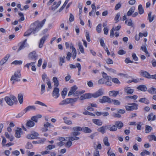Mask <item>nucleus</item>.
<instances>
[{"mask_svg": "<svg viewBox=\"0 0 156 156\" xmlns=\"http://www.w3.org/2000/svg\"><path fill=\"white\" fill-rule=\"evenodd\" d=\"M105 68L109 72H112V73H115L116 72V71L112 68H109L105 66H104Z\"/></svg>", "mask_w": 156, "mask_h": 156, "instance_id": "obj_52", "label": "nucleus"}, {"mask_svg": "<svg viewBox=\"0 0 156 156\" xmlns=\"http://www.w3.org/2000/svg\"><path fill=\"white\" fill-rule=\"evenodd\" d=\"M45 89V85L43 84L41 85V94H43L44 92Z\"/></svg>", "mask_w": 156, "mask_h": 156, "instance_id": "obj_51", "label": "nucleus"}, {"mask_svg": "<svg viewBox=\"0 0 156 156\" xmlns=\"http://www.w3.org/2000/svg\"><path fill=\"white\" fill-rule=\"evenodd\" d=\"M126 53V51H124L123 50H120L118 52V53L119 55H123L125 54Z\"/></svg>", "mask_w": 156, "mask_h": 156, "instance_id": "obj_61", "label": "nucleus"}, {"mask_svg": "<svg viewBox=\"0 0 156 156\" xmlns=\"http://www.w3.org/2000/svg\"><path fill=\"white\" fill-rule=\"evenodd\" d=\"M59 88L56 87L54 88L52 93V96L53 97H55V98H58L60 95L59 93Z\"/></svg>", "mask_w": 156, "mask_h": 156, "instance_id": "obj_9", "label": "nucleus"}, {"mask_svg": "<svg viewBox=\"0 0 156 156\" xmlns=\"http://www.w3.org/2000/svg\"><path fill=\"white\" fill-rule=\"evenodd\" d=\"M12 154L16 156H18L20 154V152L17 150L14 151L12 152Z\"/></svg>", "mask_w": 156, "mask_h": 156, "instance_id": "obj_64", "label": "nucleus"}, {"mask_svg": "<svg viewBox=\"0 0 156 156\" xmlns=\"http://www.w3.org/2000/svg\"><path fill=\"white\" fill-rule=\"evenodd\" d=\"M112 81L115 83L117 84H119L120 83V82L118 79L116 78H114L112 79Z\"/></svg>", "mask_w": 156, "mask_h": 156, "instance_id": "obj_49", "label": "nucleus"}, {"mask_svg": "<svg viewBox=\"0 0 156 156\" xmlns=\"http://www.w3.org/2000/svg\"><path fill=\"white\" fill-rule=\"evenodd\" d=\"M68 138L70 140V141H71L72 142V141L75 140H77L80 139V138L79 137H78L76 136H74V137H68Z\"/></svg>", "mask_w": 156, "mask_h": 156, "instance_id": "obj_48", "label": "nucleus"}, {"mask_svg": "<svg viewBox=\"0 0 156 156\" xmlns=\"http://www.w3.org/2000/svg\"><path fill=\"white\" fill-rule=\"evenodd\" d=\"M106 63L108 64H113V61L110 58H107L105 60Z\"/></svg>", "mask_w": 156, "mask_h": 156, "instance_id": "obj_53", "label": "nucleus"}, {"mask_svg": "<svg viewBox=\"0 0 156 156\" xmlns=\"http://www.w3.org/2000/svg\"><path fill=\"white\" fill-rule=\"evenodd\" d=\"M150 154V152L145 150H144V151L141 152L140 154V155L142 156H144L146 154L147 155H149Z\"/></svg>", "mask_w": 156, "mask_h": 156, "instance_id": "obj_41", "label": "nucleus"}, {"mask_svg": "<svg viewBox=\"0 0 156 156\" xmlns=\"http://www.w3.org/2000/svg\"><path fill=\"white\" fill-rule=\"evenodd\" d=\"M78 97L77 98H69V102L70 103H73L76 102L78 99Z\"/></svg>", "mask_w": 156, "mask_h": 156, "instance_id": "obj_56", "label": "nucleus"}, {"mask_svg": "<svg viewBox=\"0 0 156 156\" xmlns=\"http://www.w3.org/2000/svg\"><path fill=\"white\" fill-rule=\"evenodd\" d=\"M137 89L143 91H145L147 90L146 86L144 85L139 86L137 87Z\"/></svg>", "mask_w": 156, "mask_h": 156, "instance_id": "obj_27", "label": "nucleus"}, {"mask_svg": "<svg viewBox=\"0 0 156 156\" xmlns=\"http://www.w3.org/2000/svg\"><path fill=\"white\" fill-rule=\"evenodd\" d=\"M115 31L114 28L113 27L110 30V36L112 38L114 36V32Z\"/></svg>", "mask_w": 156, "mask_h": 156, "instance_id": "obj_59", "label": "nucleus"}, {"mask_svg": "<svg viewBox=\"0 0 156 156\" xmlns=\"http://www.w3.org/2000/svg\"><path fill=\"white\" fill-rule=\"evenodd\" d=\"M4 99L9 105L12 106L13 105V102L9 97L6 96L5 98Z\"/></svg>", "mask_w": 156, "mask_h": 156, "instance_id": "obj_18", "label": "nucleus"}, {"mask_svg": "<svg viewBox=\"0 0 156 156\" xmlns=\"http://www.w3.org/2000/svg\"><path fill=\"white\" fill-rule=\"evenodd\" d=\"M44 127L42 129V131L44 132H46L48 130V127H53V126L51 123L48 122H46V123L44 124Z\"/></svg>", "mask_w": 156, "mask_h": 156, "instance_id": "obj_11", "label": "nucleus"}, {"mask_svg": "<svg viewBox=\"0 0 156 156\" xmlns=\"http://www.w3.org/2000/svg\"><path fill=\"white\" fill-rule=\"evenodd\" d=\"M147 91L151 94H156V88L152 87L149 88L147 90Z\"/></svg>", "mask_w": 156, "mask_h": 156, "instance_id": "obj_31", "label": "nucleus"}, {"mask_svg": "<svg viewBox=\"0 0 156 156\" xmlns=\"http://www.w3.org/2000/svg\"><path fill=\"white\" fill-rule=\"evenodd\" d=\"M128 104L131 106L126 105L125 106V108L127 111H133L134 109L136 110L138 108V105L137 104L133 103H128Z\"/></svg>", "mask_w": 156, "mask_h": 156, "instance_id": "obj_3", "label": "nucleus"}, {"mask_svg": "<svg viewBox=\"0 0 156 156\" xmlns=\"http://www.w3.org/2000/svg\"><path fill=\"white\" fill-rule=\"evenodd\" d=\"M38 136V133L33 131L31 132L30 134L27 135V138L29 139H39Z\"/></svg>", "mask_w": 156, "mask_h": 156, "instance_id": "obj_6", "label": "nucleus"}, {"mask_svg": "<svg viewBox=\"0 0 156 156\" xmlns=\"http://www.w3.org/2000/svg\"><path fill=\"white\" fill-rule=\"evenodd\" d=\"M107 129H109L111 131H115L117 130V127L115 124L111 126V125H106Z\"/></svg>", "mask_w": 156, "mask_h": 156, "instance_id": "obj_13", "label": "nucleus"}, {"mask_svg": "<svg viewBox=\"0 0 156 156\" xmlns=\"http://www.w3.org/2000/svg\"><path fill=\"white\" fill-rule=\"evenodd\" d=\"M132 57L134 61H137L138 60V57L136 56L135 53H133L132 54Z\"/></svg>", "mask_w": 156, "mask_h": 156, "instance_id": "obj_63", "label": "nucleus"}, {"mask_svg": "<svg viewBox=\"0 0 156 156\" xmlns=\"http://www.w3.org/2000/svg\"><path fill=\"white\" fill-rule=\"evenodd\" d=\"M152 129V127L150 126L146 125V126L145 132L146 133H149Z\"/></svg>", "mask_w": 156, "mask_h": 156, "instance_id": "obj_43", "label": "nucleus"}, {"mask_svg": "<svg viewBox=\"0 0 156 156\" xmlns=\"http://www.w3.org/2000/svg\"><path fill=\"white\" fill-rule=\"evenodd\" d=\"M34 122L31 120H29L26 123V125L28 127H32L34 125Z\"/></svg>", "mask_w": 156, "mask_h": 156, "instance_id": "obj_25", "label": "nucleus"}, {"mask_svg": "<svg viewBox=\"0 0 156 156\" xmlns=\"http://www.w3.org/2000/svg\"><path fill=\"white\" fill-rule=\"evenodd\" d=\"M141 49L146 54H148V52L147 49L146 47L145 46H141Z\"/></svg>", "mask_w": 156, "mask_h": 156, "instance_id": "obj_62", "label": "nucleus"}, {"mask_svg": "<svg viewBox=\"0 0 156 156\" xmlns=\"http://www.w3.org/2000/svg\"><path fill=\"white\" fill-rule=\"evenodd\" d=\"M68 118L67 117H64L63 119L64 120V122L67 125H70L72 124V122L70 120H68Z\"/></svg>", "mask_w": 156, "mask_h": 156, "instance_id": "obj_36", "label": "nucleus"}, {"mask_svg": "<svg viewBox=\"0 0 156 156\" xmlns=\"http://www.w3.org/2000/svg\"><path fill=\"white\" fill-rule=\"evenodd\" d=\"M120 16V14L119 12L116 15V16L115 18V20L116 21H117V22H116L115 23H117L119 21L118 19Z\"/></svg>", "mask_w": 156, "mask_h": 156, "instance_id": "obj_60", "label": "nucleus"}, {"mask_svg": "<svg viewBox=\"0 0 156 156\" xmlns=\"http://www.w3.org/2000/svg\"><path fill=\"white\" fill-rule=\"evenodd\" d=\"M135 9L134 7H132L130 8L127 13V16H130L134 12Z\"/></svg>", "mask_w": 156, "mask_h": 156, "instance_id": "obj_28", "label": "nucleus"}, {"mask_svg": "<svg viewBox=\"0 0 156 156\" xmlns=\"http://www.w3.org/2000/svg\"><path fill=\"white\" fill-rule=\"evenodd\" d=\"M106 129H107L106 126H103L98 129V131L103 134L105 132V130Z\"/></svg>", "mask_w": 156, "mask_h": 156, "instance_id": "obj_29", "label": "nucleus"}, {"mask_svg": "<svg viewBox=\"0 0 156 156\" xmlns=\"http://www.w3.org/2000/svg\"><path fill=\"white\" fill-rule=\"evenodd\" d=\"M48 36L47 35H44L40 40V42L38 46L39 48H41L43 47L44 43V41L46 40Z\"/></svg>", "mask_w": 156, "mask_h": 156, "instance_id": "obj_12", "label": "nucleus"}, {"mask_svg": "<svg viewBox=\"0 0 156 156\" xmlns=\"http://www.w3.org/2000/svg\"><path fill=\"white\" fill-rule=\"evenodd\" d=\"M78 46L79 48L80 49V51L81 53H84V51L83 49V45L82 44L81 42H79L78 43Z\"/></svg>", "mask_w": 156, "mask_h": 156, "instance_id": "obj_44", "label": "nucleus"}, {"mask_svg": "<svg viewBox=\"0 0 156 156\" xmlns=\"http://www.w3.org/2000/svg\"><path fill=\"white\" fill-rule=\"evenodd\" d=\"M99 102L101 103L106 102L111 103H112V100L108 97L104 96L102 97L101 99H99Z\"/></svg>", "mask_w": 156, "mask_h": 156, "instance_id": "obj_7", "label": "nucleus"}, {"mask_svg": "<svg viewBox=\"0 0 156 156\" xmlns=\"http://www.w3.org/2000/svg\"><path fill=\"white\" fill-rule=\"evenodd\" d=\"M85 111L83 112V114L84 115H89L92 116H95V115L94 114L87 111L86 109H85Z\"/></svg>", "mask_w": 156, "mask_h": 156, "instance_id": "obj_42", "label": "nucleus"}, {"mask_svg": "<svg viewBox=\"0 0 156 156\" xmlns=\"http://www.w3.org/2000/svg\"><path fill=\"white\" fill-rule=\"evenodd\" d=\"M72 145V142L68 138V141L65 144V145L66 147L68 148L69 147Z\"/></svg>", "mask_w": 156, "mask_h": 156, "instance_id": "obj_45", "label": "nucleus"}, {"mask_svg": "<svg viewBox=\"0 0 156 156\" xmlns=\"http://www.w3.org/2000/svg\"><path fill=\"white\" fill-rule=\"evenodd\" d=\"M67 92V89L66 88H64L62 91L61 93V95L63 98H64Z\"/></svg>", "mask_w": 156, "mask_h": 156, "instance_id": "obj_39", "label": "nucleus"}, {"mask_svg": "<svg viewBox=\"0 0 156 156\" xmlns=\"http://www.w3.org/2000/svg\"><path fill=\"white\" fill-rule=\"evenodd\" d=\"M147 35V32H145L144 33H139V37H143V36H144L145 37H146Z\"/></svg>", "mask_w": 156, "mask_h": 156, "instance_id": "obj_54", "label": "nucleus"}, {"mask_svg": "<svg viewBox=\"0 0 156 156\" xmlns=\"http://www.w3.org/2000/svg\"><path fill=\"white\" fill-rule=\"evenodd\" d=\"M124 91L127 94H131L133 92L134 90L131 89L130 87H126L124 88Z\"/></svg>", "mask_w": 156, "mask_h": 156, "instance_id": "obj_19", "label": "nucleus"}, {"mask_svg": "<svg viewBox=\"0 0 156 156\" xmlns=\"http://www.w3.org/2000/svg\"><path fill=\"white\" fill-rule=\"evenodd\" d=\"M38 56L35 51L30 53L28 55L29 59L36 62V60L37 59Z\"/></svg>", "mask_w": 156, "mask_h": 156, "instance_id": "obj_4", "label": "nucleus"}, {"mask_svg": "<svg viewBox=\"0 0 156 156\" xmlns=\"http://www.w3.org/2000/svg\"><path fill=\"white\" fill-rule=\"evenodd\" d=\"M21 76V75L20 71H17L15 72L13 75L11 77V81H12V84H13L15 82H18L20 81L19 79Z\"/></svg>", "mask_w": 156, "mask_h": 156, "instance_id": "obj_2", "label": "nucleus"}, {"mask_svg": "<svg viewBox=\"0 0 156 156\" xmlns=\"http://www.w3.org/2000/svg\"><path fill=\"white\" fill-rule=\"evenodd\" d=\"M101 24H99L96 27V30L97 32L98 33H100L101 32Z\"/></svg>", "mask_w": 156, "mask_h": 156, "instance_id": "obj_47", "label": "nucleus"}, {"mask_svg": "<svg viewBox=\"0 0 156 156\" xmlns=\"http://www.w3.org/2000/svg\"><path fill=\"white\" fill-rule=\"evenodd\" d=\"M104 94V90L102 89H99L98 91L93 94V98H97L102 95Z\"/></svg>", "mask_w": 156, "mask_h": 156, "instance_id": "obj_10", "label": "nucleus"}, {"mask_svg": "<svg viewBox=\"0 0 156 156\" xmlns=\"http://www.w3.org/2000/svg\"><path fill=\"white\" fill-rule=\"evenodd\" d=\"M112 102L113 103L114 105H120L121 102L119 100L116 99H112Z\"/></svg>", "mask_w": 156, "mask_h": 156, "instance_id": "obj_40", "label": "nucleus"}, {"mask_svg": "<svg viewBox=\"0 0 156 156\" xmlns=\"http://www.w3.org/2000/svg\"><path fill=\"white\" fill-rule=\"evenodd\" d=\"M93 122L95 124L98 126H101L102 124V122L101 121V120L98 119H93L92 120Z\"/></svg>", "mask_w": 156, "mask_h": 156, "instance_id": "obj_26", "label": "nucleus"}, {"mask_svg": "<svg viewBox=\"0 0 156 156\" xmlns=\"http://www.w3.org/2000/svg\"><path fill=\"white\" fill-rule=\"evenodd\" d=\"M55 145H50L46 147L45 148V149L47 150H51L52 149L55 148Z\"/></svg>", "mask_w": 156, "mask_h": 156, "instance_id": "obj_46", "label": "nucleus"}, {"mask_svg": "<svg viewBox=\"0 0 156 156\" xmlns=\"http://www.w3.org/2000/svg\"><path fill=\"white\" fill-rule=\"evenodd\" d=\"M121 3H119L117 4L115 6V10H117L119 9L121 6Z\"/></svg>", "mask_w": 156, "mask_h": 156, "instance_id": "obj_58", "label": "nucleus"}, {"mask_svg": "<svg viewBox=\"0 0 156 156\" xmlns=\"http://www.w3.org/2000/svg\"><path fill=\"white\" fill-rule=\"evenodd\" d=\"M78 126H75L73 128V130L74 131L72 132L70 134L72 136H78L80 134V133L79 131H80V130H75L74 129V128L76 127H77Z\"/></svg>", "mask_w": 156, "mask_h": 156, "instance_id": "obj_20", "label": "nucleus"}, {"mask_svg": "<svg viewBox=\"0 0 156 156\" xmlns=\"http://www.w3.org/2000/svg\"><path fill=\"white\" fill-rule=\"evenodd\" d=\"M65 57L63 56V57H60L59 59V65L61 66L62 65V63H64L65 62Z\"/></svg>", "mask_w": 156, "mask_h": 156, "instance_id": "obj_34", "label": "nucleus"}, {"mask_svg": "<svg viewBox=\"0 0 156 156\" xmlns=\"http://www.w3.org/2000/svg\"><path fill=\"white\" fill-rule=\"evenodd\" d=\"M30 110H35L36 108L34 106H29L26 107L23 110V111L25 112V113H26L27 111Z\"/></svg>", "mask_w": 156, "mask_h": 156, "instance_id": "obj_22", "label": "nucleus"}, {"mask_svg": "<svg viewBox=\"0 0 156 156\" xmlns=\"http://www.w3.org/2000/svg\"><path fill=\"white\" fill-rule=\"evenodd\" d=\"M27 41V39H25L23 41L20 42L19 43L18 45L20 46V47L17 50L18 51H19L22 49H23L25 48V45Z\"/></svg>", "mask_w": 156, "mask_h": 156, "instance_id": "obj_14", "label": "nucleus"}, {"mask_svg": "<svg viewBox=\"0 0 156 156\" xmlns=\"http://www.w3.org/2000/svg\"><path fill=\"white\" fill-rule=\"evenodd\" d=\"M148 138L150 141L153 140L156 141V136L154 135H151L148 136Z\"/></svg>", "mask_w": 156, "mask_h": 156, "instance_id": "obj_37", "label": "nucleus"}, {"mask_svg": "<svg viewBox=\"0 0 156 156\" xmlns=\"http://www.w3.org/2000/svg\"><path fill=\"white\" fill-rule=\"evenodd\" d=\"M103 142L104 144L107 146H108L110 144L108 141V138L107 137H105L103 139Z\"/></svg>", "mask_w": 156, "mask_h": 156, "instance_id": "obj_38", "label": "nucleus"}, {"mask_svg": "<svg viewBox=\"0 0 156 156\" xmlns=\"http://www.w3.org/2000/svg\"><path fill=\"white\" fill-rule=\"evenodd\" d=\"M138 9L139 13L140 14H141L144 13V9L141 5H139L138 7Z\"/></svg>", "mask_w": 156, "mask_h": 156, "instance_id": "obj_32", "label": "nucleus"}, {"mask_svg": "<svg viewBox=\"0 0 156 156\" xmlns=\"http://www.w3.org/2000/svg\"><path fill=\"white\" fill-rule=\"evenodd\" d=\"M151 14L152 12H150L148 14L147 19L149 20V21L150 22H151L154 20V15L151 17Z\"/></svg>", "mask_w": 156, "mask_h": 156, "instance_id": "obj_30", "label": "nucleus"}, {"mask_svg": "<svg viewBox=\"0 0 156 156\" xmlns=\"http://www.w3.org/2000/svg\"><path fill=\"white\" fill-rule=\"evenodd\" d=\"M70 48L72 49V53H76V49L72 44H71Z\"/></svg>", "mask_w": 156, "mask_h": 156, "instance_id": "obj_55", "label": "nucleus"}, {"mask_svg": "<svg viewBox=\"0 0 156 156\" xmlns=\"http://www.w3.org/2000/svg\"><path fill=\"white\" fill-rule=\"evenodd\" d=\"M34 28L31 27V28L28 30L24 34V36H30L32 33L34 32Z\"/></svg>", "mask_w": 156, "mask_h": 156, "instance_id": "obj_17", "label": "nucleus"}, {"mask_svg": "<svg viewBox=\"0 0 156 156\" xmlns=\"http://www.w3.org/2000/svg\"><path fill=\"white\" fill-rule=\"evenodd\" d=\"M115 124L117 128H118V129H121L123 126V123L121 121H117L115 122Z\"/></svg>", "mask_w": 156, "mask_h": 156, "instance_id": "obj_23", "label": "nucleus"}, {"mask_svg": "<svg viewBox=\"0 0 156 156\" xmlns=\"http://www.w3.org/2000/svg\"><path fill=\"white\" fill-rule=\"evenodd\" d=\"M93 97V94L91 93H86L83 94L80 98V100H83L86 99H89Z\"/></svg>", "mask_w": 156, "mask_h": 156, "instance_id": "obj_8", "label": "nucleus"}, {"mask_svg": "<svg viewBox=\"0 0 156 156\" xmlns=\"http://www.w3.org/2000/svg\"><path fill=\"white\" fill-rule=\"evenodd\" d=\"M22 63V61H17L15 60L12 62L11 64H13L15 65H21Z\"/></svg>", "mask_w": 156, "mask_h": 156, "instance_id": "obj_50", "label": "nucleus"}, {"mask_svg": "<svg viewBox=\"0 0 156 156\" xmlns=\"http://www.w3.org/2000/svg\"><path fill=\"white\" fill-rule=\"evenodd\" d=\"M140 75L147 78H151V76L146 71L142 70L140 72Z\"/></svg>", "mask_w": 156, "mask_h": 156, "instance_id": "obj_15", "label": "nucleus"}, {"mask_svg": "<svg viewBox=\"0 0 156 156\" xmlns=\"http://www.w3.org/2000/svg\"><path fill=\"white\" fill-rule=\"evenodd\" d=\"M23 95L21 94H18V99L20 103V104H22L23 102Z\"/></svg>", "mask_w": 156, "mask_h": 156, "instance_id": "obj_33", "label": "nucleus"}, {"mask_svg": "<svg viewBox=\"0 0 156 156\" xmlns=\"http://www.w3.org/2000/svg\"><path fill=\"white\" fill-rule=\"evenodd\" d=\"M33 147V145L31 143L28 142L27 143V145L26 146V148L28 149H31Z\"/></svg>", "mask_w": 156, "mask_h": 156, "instance_id": "obj_57", "label": "nucleus"}, {"mask_svg": "<svg viewBox=\"0 0 156 156\" xmlns=\"http://www.w3.org/2000/svg\"><path fill=\"white\" fill-rule=\"evenodd\" d=\"M139 101L141 103H144L146 105H148L150 103L149 101L147 98H140Z\"/></svg>", "mask_w": 156, "mask_h": 156, "instance_id": "obj_24", "label": "nucleus"}, {"mask_svg": "<svg viewBox=\"0 0 156 156\" xmlns=\"http://www.w3.org/2000/svg\"><path fill=\"white\" fill-rule=\"evenodd\" d=\"M119 94V91L112 90L109 92V95L110 97H116Z\"/></svg>", "mask_w": 156, "mask_h": 156, "instance_id": "obj_21", "label": "nucleus"}, {"mask_svg": "<svg viewBox=\"0 0 156 156\" xmlns=\"http://www.w3.org/2000/svg\"><path fill=\"white\" fill-rule=\"evenodd\" d=\"M61 2V1H59L57 4L55 6H52L51 8L50 9L52 10L53 11H55L56 9L60 5Z\"/></svg>", "mask_w": 156, "mask_h": 156, "instance_id": "obj_35", "label": "nucleus"}, {"mask_svg": "<svg viewBox=\"0 0 156 156\" xmlns=\"http://www.w3.org/2000/svg\"><path fill=\"white\" fill-rule=\"evenodd\" d=\"M46 20V19H44L41 22L39 23L35 28L34 26L36 25L37 24L35 22L31 25L30 27L34 28L33 34H35L36 32L38 31L39 30L41 29L45 23Z\"/></svg>", "mask_w": 156, "mask_h": 156, "instance_id": "obj_1", "label": "nucleus"}, {"mask_svg": "<svg viewBox=\"0 0 156 156\" xmlns=\"http://www.w3.org/2000/svg\"><path fill=\"white\" fill-rule=\"evenodd\" d=\"M75 130L82 131L85 133H90L92 132V130L89 127H81L80 126L76 127L74 128Z\"/></svg>", "mask_w": 156, "mask_h": 156, "instance_id": "obj_5", "label": "nucleus"}, {"mask_svg": "<svg viewBox=\"0 0 156 156\" xmlns=\"http://www.w3.org/2000/svg\"><path fill=\"white\" fill-rule=\"evenodd\" d=\"M22 129L20 128H17L16 130L15 136L17 138H19L20 137V134L22 133Z\"/></svg>", "mask_w": 156, "mask_h": 156, "instance_id": "obj_16", "label": "nucleus"}]
</instances>
